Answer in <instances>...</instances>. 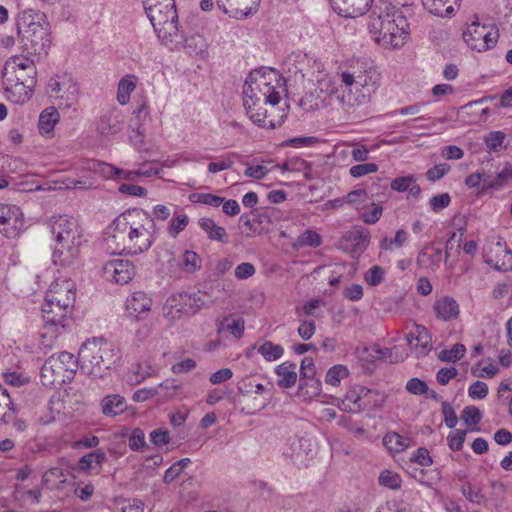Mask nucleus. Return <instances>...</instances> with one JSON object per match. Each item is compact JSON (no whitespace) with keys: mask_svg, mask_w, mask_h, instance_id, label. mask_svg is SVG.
Here are the masks:
<instances>
[{"mask_svg":"<svg viewBox=\"0 0 512 512\" xmlns=\"http://www.w3.org/2000/svg\"><path fill=\"white\" fill-rule=\"evenodd\" d=\"M381 74L376 67L361 58L342 63L335 75L321 73L315 84L317 97L309 108L318 109L327 99H336L348 107H358L371 101L380 87Z\"/></svg>","mask_w":512,"mask_h":512,"instance_id":"f257e3e1","label":"nucleus"},{"mask_svg":"<svg viewBox=\"0 0 512 512\" xmlns=\"http://www.w3.org/2000/svg\"><path fill=\"white\" fill-rule=\"evenodd\" d=\"M368 33L383 49L398 50L410 39V23L401 7L389 0L374 4L368 17Z\"/></svg>","mask_w":512,"mask_h":512,"instance_id":"f03ea898","label":"nucleus"},{"mask_svg":"<svg viewBox=\"0 0 512 512\" xmlns=\"http://www.w3.org/2000/svg\"><path fill=\"white\" fill-rule=\"evenodd\" d=\"M46 224L51 238L53 263L64 267L76 263L86 243L78 220L67 214L54 215Z\"/></svg>","mask_w":512,"mask_h":512,"instance_id":"7ed1b4c3","label":"nucleus"},{"mask_svg":"<svg viewBox=\"0 0 512 512\" xmlns=\"http://www.w3.org/2000/svg\"><path fill=\"white\" fill-rule=\"evenodd\" d=\"M37 68L34 61L24 55L10 56L1 70V84L5 98L14 104L28 102L37 84Z\"/></svg>","mask_w":512,"mask_h":512,"instance_id":"20e7f679","label":"nucleus"},{"mask_svg":"<svg viewBox=\"0 0 512 512\" xmlns=\"http://www.w3.org/2000/svg\"><path fill=\"white\" fill-rule=\"evenodd\" d=\"M158 39L171 50L188 45L189 38L179 25L174 0H141Z\"/></svg>","mask_w":512,"mask_h":512,"instance_id":"39448f33","label":"nucleus"},{"mask_svg":"<svg viewBox=\"0 0 512 512\" xmlns=\"http://www.w3.org/2000/svg\"><path fill=\"white\" fill-rule=\"evenodd\" d=\"M15 26L25 52L39 56L47 53L51 44V32L44 12L36 8H24L17 13Z\"/></svg>","mask_w":512,"mask_h":512,"instance_id":"423d86ee","label":"nucleus"},{"mask_svg":"<svg viewBox=\"0 0 512 512\" xmlns=\"http://www.w3.org/2000/svg\"><path fill=\"white\" fill-rule=\"evenodd\" d=\"M121 358L114 343L102 338L87 339L78 351V363L87 375L102 378Z\"/></svg>","mask_w":512,"mask_h":512,"instance_id":"0eeeda50","label":"nucleus"},{"mask_svg":"<svg viewBox=\"0 0 512 512\" xmlns=\"http://www.w3.org/2000/svg\"><path fill=\"white\" fill-rule=\"evenodd\" d=\"M243 91L248 92V98L256 100V96L263 98L270 103V107L279 105L281 95L284 92V80L280 73L268 67L253 70L249 73Z\"/></svg>","mask_w":512,"mask_h":512,"instance_id":"6e6552de","label":"nucleus"},{"mask_svg":"<svg viewBox=\"0 0 512 512\" xmlns=\"http://www.w3.org/2000/svg\"><path fill=\"white\" fill-rule=\"evenodd\" d=\"M79 363L70 352L51 355L41 367L40 381L46 387H57L70 383L77 372Z\"/></svg>","mask_w":512,"mask_h":512,"instance_id":"1a4fd4ad","label":"nucleus"},{"mask_svg":"<svg viewBox=\"0 0 512 512\" xmlns=\"http://www.w3.org/2000/svg\"><path fill=\"white\" fill-rule=\"evenodd\" d=\"M73 308L54 304L53 301H43L41 312L43 325L41 328V345L45 348L55 346L58 338L68 328V316L72 313Z\"/></svg>","mask_w":512,"mask_h":512,"instance_id":"9d476101","label":"nucleus"},{"mask_svg":"<svg viewBox=\"0 0 512 512\" xmlns=\"http://www.w3.org/2000/svg\"><path fill=\"white\" fill-rule=\"evenodd\" d=\"M131 208L120 213L106 227L104 232V246L110 254H124L132 256L131 240Z\"/></svg>","mask_w":512,"mask_h":512,"instance_id":"9b49d317","label":"nucleus"},{"mask_svg":"<svg viewBox=\"0 0 512 512\" xmlns=\"http://www.w3.org/2000/svg\"><path fill=\"white\" fill-rule=\"evenodd\" d=\"M243 106L246 115L253 124L264 129H275L280 127L287 116L286 110L274 105V108L270 107V103L266 102L265 99L256 96V100H249L248 92L243 91Z\"/></svg>","mask_w":512,"mask_h":512,"instance_id":"f8f14e48","label":"nucleus"},{"mask_svg":"<svg viewBox=\"0 0 512 512\" xmlns=\"http://www.w3.org/2000/svg\"><path fill=\"white\" fill-rule=\"evenodd\" d=\"M132 256L147 252L156 241V226L148 212L140 208H131Z\"/></svg>","mask_w":512,"mask_h":512,"instance_id":"ddd939ff","label":"nucleus"},{"mask_svg":"<svg viewBox=\"0 0 512 512\" xmlns=\"http://www.w3.org/2000/svg\"><path fill=\"white\" fill-rule=\"evenodd\" d=\"M465 44L473 51L482 53L494 48L499 39V30L492 23H481L477 18L467 24L462 32Z\"/></svg>","mask_w":512,"mask_h":512,"instance_id":"4468645a","label":"nucleus"},{"mask_svg":"<svg viewBox=\"0 0 512 512\" xmlns=\"http://www.w3.org/2000/svg\"><path fill=\"white\" fill-rule=\"evenodd\" d=\"M380 402L378 391L362 385H353L347 390L339 408L349 413H359L375 409L380 405Z\"/></svg>","mask_w":512,"mask_h":512,"instance_id":"2eb2a0df","label":"nucleus"},{"mask_svg":"<svg viewBox=\"0 0 512 512\" xmlns=\"http://www.w3.org/2000/svg\"><path fill=\"white\" fill-rule=\"evenodd\" d=\"M204 305V300L196 293H176L168 297L163 305V315L171 320H179L196 313Z\"/></svg>","mask_w":512,"mask_h":512,"instance_id":"dca6fc26","label":"nucleus"},{"mask_svg":"<svg viewBox=\"0 0 512 512\" xmlns=\"http://www.w3.org/2000/svg\"><path fill=\"white\" fill-rule=\"evenodd\" d=\"M46 91L51 98L60 101L65 108L74 106L79 98V87L76 81L67 75L51 77L47 83Z\"/></svg>","mask_w":512,"mask_h":512,"instance_id":"f3484780","label":"nucleus"},{"mask_svg":"<svg viewBox=\"0 0 512 512\" xmlns=\"http://www.w3.org/2000/svg\"><path fill=\"white\" fill-rule=\"evenodd\" d=\"M101 271L106 281L124 285L128 284L134 278L136 267L134 263L128 259L115 258L106 261Z\"/></svg>","mask_w":512,"mask_h":512,"instance_id":"a211bd4d","label":"nucleus"},{"mask_svg":"<svg viewBox=\"0 0 512 512\" xmlns=\"http://www.w3.org/2000/svg\"><path fill=\"white\" fill-rule=\"evenodd\" d=\"M44 300L54 304H61L74 308L76 300V286L71 279H57L51 283Z\"/></svg>","mask_w":512,"mask_h":512,"instance_id":"6ab92c4d","label":"nucleus"},{"mask_svg":"<svg viewBox=\"0 0 512 512\" xmlns=\"http://www.w3.org/2000/svg\"><path fill=\"white\" fill-rule=\"evenodd\" d=\"M483 256L485 262L496 270L512 269V252L504 242L497 241L487 244L484 247Z\"/></svg>","mask_w":512,"mask_h":512,"instance_id":"aec40b11","label":"nucleus"},{"mask_svg":"<svg viewBox=\"0 0 512 512\" xmlns=\"http://www.w3.org/2000/svg\"><path fill=\"white\" fill-rule=\"evenodd\" d=\"M24 225L23 214L16 205L0 203V233L6 237H15Z\"/></svg>","mask_w":512,"mask_h":512,"instance_id":"412c9836","label":"nucleus"},{"mask_svg":"<svg viewBox=\"0 0 512 512\" xmlns=\"http://www.w3.org/2000/svg\"><path fill=\"white\" fill-rule=\"evenodd\" d=\"M216 2L224 14L243 20L257 12L261 0H216Z\"/></svg>","mask_w":512,"mask_h":512,"instance_id":"4be33fe9","label":"nucleus"},{"mask_svg":"<svg viewBox=\"0 0 512 512\" xmlns=\"http://www.w3.org/2000/svg\"><path fill=\"white\" fill-rule=\"evenodd\" d=\"M370 243V232L367 228L356 226L347 231L341 239L343 249L353 256L361 255Z\"/></svg>","mask_w":512,"mask_h":512,"instance_id":"5701e85b","label":"nucleus"},{"mask_svg":"<svg viewBox=\"0 0 512 512\" xmlns=\"http://www.w3.org/2000/svg\"><path fill=\"white\" fill-rule=\"evenodd\" d=\"M331 8L344 18H358L372 9L374 0H328Z\"/></svg>","mask_w":512,"mask_h":512,"instance_id":"b1692460","label":"nucleus"},{"mask_svg":"<svg viewBox=\"0 0 512 512\" xmlns=\"http://www.w3.org/2000/svg\"><path fill=\"white\" fill-rule=\"evenodd\" d=\"M408 345L417 354H428L432 346V338L428 329L422 325L414 324L406 336Z\"/></svg>","mask_w":512,"mask_h":512,"instance_id":"393cba45","label":"nucleus"},{"mask_svg":"<svg viewBox=\"0 0 512 512\" xmlns=\"http://www.w3.org/2000/svg\"><path fill=\"white\" fill-rule=\"evenodd\" d=\"M256 351L266 362H275L281 359L285 353V349L280 344H275L270 340L259 339L250 348L246 350V357L253 356Z\"/></svg>","mask_w":512,"mask_h":512,"instance_id":"a878e982","label":"nucleus"},{"mask_svg":"<svg viewBox=\"0 0 512 512\" xmlns=\"http://www.w3.org/2000/svg\"><path fill=\"white\" fill-rule=\"evenodd\" d=\"M311 452V442L306 437L290 436L286 442L284 454L294 462L303 463Z\"/></svg>","mask_w":512,"mask_h":512,"instance_id":"bb28decb","label":"nucleus"},{"mask_svg":"<svg viewBox=\"0 0 512 512\" xmlns=\"http://www.w3.org/2000/svg\"><path fill=\"white\" fill-rule=\"evenodd\" d=\"M433 311L437 319L449 322L456 320L460 315V306L456 299L451 296H442L435 300Z\"/></svg>","mask_w":512,"mask_h":512,"instance_id":"cd10ccee","label":"nucleus"},{"mask_svg":"<svg viewBox=\"0 0 512 512\" xmlns=\"http://www.w3.org/2000/svg\"><path fill=\"white\" fill-rule=\"evenodd\" d=\"M124 125L125 116L123 112L113 108L101 117L98 130L103 135H115L123 130Z\"/></svg>","mask_w":512,"mask_h":512,"instance_id":"c85d7f7f","label":"nucleus"},{"mask_svg":"<svg viewBox=\"0 0 512 512\" xmlns=\"http://www.w3.org/2000/svg\"><path fill=\"white\" fill-rule=\"evenodd\" d=\"M59 121L60 113L54 106L45 108L38 118L39 134L46 139H52L55 136V126Z\"/></svg>","mask_w":512,"mask_h":512,"instance_id":"c756f323","label":"nucleus"},{"mask_svg":"<svg viewBox=\"0 0 512 512\" xmlns=\"http://www.w3.org/2000/svg\"><path fill=\"white\" fill-rule=\"evenodd\" d=\"M425 10L438 17H451L459 9L461 0H421Z\"/></svg>","mask_w":512,"mask_h":512,"instance_id":"7c9ffc66","label":"nucleus"},{"mask_svg":"<svg viewBox=\"0 0 512 512\" xmlns=\"http://www.w3.org/2000/svg\"><path fill=\"white\" fill-rule=\"evenodd\" d=\"M152 306L151 298L142 291L132 293L127 297L125 309L130 316L140 317L144 313H148Z\"/></svg>","mask_w":512,"mask_h":512,"instance_id":"2f4dec72","label":"nucleus"},{"mask_svg":"<svg viewBox=\"0 0 512 512\" xmlns=\"http://www.w3.org/2000/svg\"><path fill=\"white\" fill-rule=\"evenodd\" d=\"M442 261V249L435 245L425 246L417 256V264L427 270H436Z\"/></svg>","mask_w":512,"mask_h":512,"instance_id":"473e14b6","label":"nucleus"},{"mask_svg":"<svg viewBox=\"0 0 512 512\" xmlns=\"http://www.w3.org/2000/svg\"><path fill=\"white\" fill-rule=\"evenodd\" d=\"M277 385L281 388H291L297 381L296 364L285 361L275 368Z\"/></svg>","mask_w":512,"mask_h":512,"instance_id":"72a5a7b5","label":"nucleus"},{"mask_svg":"<svg viewBox=\"0 0 512 512\" xmlns=\"http://www.w3.org/2000/svg\"><path fill=\"white\" fill-rule=\"evenodd\" d=\"M102 413L107 417H116L127 409L124 397L113 394L105 396L101 401Z\"/></svg>","mask_w":512,"mask_h":512,"instance_id":"f704fd0d","label":"nucleus"},{"mask_svg":"<svg viewBox=\"0 0 512 512\" xmlns=\"http://www.w3.org/2000/svg\"><path fill=\"white\" fill-rule=\"evenodd\" d=\"M137 83L138 78L133 74H127L119 80L116 99L120 105L124 106L129 103L131 94L136 89Z\"/></svg>","mask_w":512,"mask_h":512,"instance_id":"c9c22d12","label":"nucleus"},{"mask_svg":"<svg viewBox=\"0 0 512 512\" xmlns=\"http://www.w3.org/2000/svg\"><path fill=\"white\" fill-rule=\"evenodd\" d=\"M382 442L391 454H398L410 447L411 438L392 431L384 435Z\"/></svg>","mask_w":512,"mask_h":512,"instance_id":"e433bc0d","label":"nucleus"},{"mask_svg":"<svg viewBox=\"0 0 512 512\" xmlns=\"http://www.w3.org/2000/svg\"><path fill=\"white\" fill-rule=\"evenodd\" d=\"M471 373L478 378L492 379L499 373V366L492 358H484L472 366Z\"/></svg>","mask_w":512,"mask_h":512,"instance_id":"4c0bfd02","label":"nucleus"},{"mask_svg":"<svg viewBox=\"0 0 512 512\" xmlns=\"http://www.w3.org/2000/svg\"><path fill=\"white\" fill-rule=\"evenodd\" d=\"M104 459L105 454L102 452L88 453L80 458L78 463L79 470L85 473H92L93 470H96V473H98Z\"/></svg>","mask_w":512,"mask_h":512,"instance_id":"58836bf2","label":"nucleus"},{"mask_svg":"<svg viewBox=\"0 0 512 512\" xmlns=\"http://www.w3.org/2000/svg\"><path fill=\"white\" fill-rule=\"evenodd\" d=\"M322 244V237L315 230L307 229L301 233L292 243L294 249L303 247L317 248Z\"/></svg>","mask_w":512,"mask_h":512,"instance_id":"ea45409f","label":"nucleus"},{"mask_svg":"<svg viewBox=\"0 0 512 512\" xmlns=\"http://www.w3.org/2000/svg\"><path fill=\"white\" fill-rule=\"evenodd\" d=\"M219 329L228 332L236 339H240L244 335L245 321L242 317L227 316L222 320Z\"/></svg>","mask_w":512,"mask_h":512,"instance_id":"a19ab883","label":"nucleus"},{"mask_svg":"<svg viewBox=\"0 0 512 512\" xmlns=\"http://www.w3.org/2000/svg\"><path fill=\"white\" fill-rule=\"evenodd\" d=\"M200 228L205 231L211 240L225 242L227 236L226 230L218 226L215 221L208 217H203L199 220Z\"/></svg>","mask_w":512,"mask_h":512,"instance_id":"79ce46f5","label":"nucleus"},{"mask_svg":"<svg viewBox=\"0 0 512 512\" xmlns=\"http://www.w3.org/2000/svg\"><path fill=\"white\" fill-rule=\"evenodd\" d=\"M238 391L243 395L262 394L265 387L256 377L245 376L237 384Z\"/></svg>","mask_w":512,"mask_h":512,"instance_id":"37998d69","label":"nucleus"},{"mask_svg":"<svg viewBox=\"0 0 512 512\" xmlns=\"http://www.w3.org/2000/svg\"><path fill=\"white\" fill-rule=\"evenodd\" d=\"M462 420L469 427V430L472 432H479L480 427L479 423L482 419V414L480 410L473 405L466 406L461 414Z\"/></svg>","mask_w":512,"mask_h":512,"instance_id":"c03bdc74","label":"nucleus"},{"mask_svg":"<svg viewBox=\"0 0 512 512\" xmlns=\"http://www.w3.org/2000/svg\"><path fill=\"white\" fill-rule=\"evenodd\" d=\"M304 382L300 385L299 396L304 401H311L320 395L322 390V384L318 379L303 380Z\"/></svg>","mask_w":512,"mask_h":512,"instance_id":"a18cd8bd","label":"nucleus"},{"mask_svg":"<svg viewBox=\"0 0 512 512\" xmlns=\"http://www.w3.org/2000/svg\"><path fill=\"white\" fill-rule=\"evenodd\" d=\"M378 482L380 486L391 490H399L402 486L401 476L397 472L389 469H384L380 472Z\"/></svg>","mask_w":512,"mask_h":512,"instance_id":"49530a36","label":"nucleus"},{"mask_svg":"<svg viewBox=\"0 0 512 512\" xmlns=\"http://www.w3.org/2000/svg\"><path fill=\"white\" fill-rule=\"evenodd\" d=\"M408 240V233L404 229L396 231L394 238L384 237L380 241V248L386 251L401 248Z\"/></svg>","mask_w":512,"mask_h":512,"instance_id":"de8ad7c7","label":"nucleus"},{"mask_svg":"<svg viewBox=\"0 0 512 512\" xmlns=\"http://www.w3.org/2000/svg\"><path fill=\"white\" fill-rule=\"evenodd\" d=\"M349 370L344 365H334L327 371L325 375V382L326 384L338 387L343 379L348 377Z\"/></svg>","mask_w":512,"mask_h":512,"instance_id":"09e8293b","label":"nucleus"},{"mask_svg":"<svg viewBox=\"0 0 512 512\" xmlns=\"http://www.w3.org/2000/svg\"><path fill=\"white\" fill-rule=\"evenodd\" d=\"M66 481L65 475L61 468L53 467L43 474V483L47 488H57Z\"/></svg>","mask_w":512,"mask_h":512,"instance_id":"8fccbe9b","label":"nucleus"},{"mask_svg":"<svg viewBox=\"0 0 512 512\" xmlns=\"http://www.w3.org/2000/svg\"><path fill=\"white\" fill-rule=\"evenodd\" d=\"M13 402L8 391L0 385V423L5 422L7 417L13 415Z\"/></svg>","mask_w":512,"mask_h":512,"instance_id":"3c124183","label":"nucleus"},{"mask_svg":"<svg viewBox=\"0 0 512 512\" xmlns=\"http://www.w3.org/2000/svg\"><path fill=\"white\" fill-rule=\"evenodd\" d=\"M466 354V347L461 343L454 344L449 349H444L440 352L439 358L444 362H456Z\"/></svg>","mask_w":512,"mask_h":512,"instance_id":"603ef678","label":"nucleus"},{"mask_svg":"<svg viewBox=\"0 0 512 512\" xmlns=\"http://www.w3.org/2000/svg\"><path fill=\"white\" fill-rule=\"evenodd\" d=\"M192 203H201L211 207H219L223 203V198L211 193H192L189 195Z\"/></svg>","mask_w":512,"mask_h":512,"instance_id":"864d4df0","label":"nucleus"},{"mask_svg":"<svg viewBox=\"0 0 512 512\" xmlns=\"http://www.w3.org/2000/svg\"><path fill=\"white\" fill-rule=\"evenodd\" d=\"M386 276V270L379 265L370 267L364 274V281L369 286H378L381 284Z\"/></svg>","mask_w":512,"mask_h":512,"instance_id":"5fc2aeb1","label":"nucleus"},{"mask_svg":"<svg viewBox=\"0 0 512 512\" xmlns=\"http://www.w3.org/2000/svg\"><path fill=\"white\" fill-rule=\"evenodd\" d=\"M201 259L199 255L194 252L187 250L182 256V269L188 273H193L200 269Z\"/></svg>","mask_w":512,"mask_h":512,"instance_id":"6e6d98bb","label":"nucleus"},{"mask_svg":"<svg viewBox=\"0 0 512 512\" xmlns=\"http://www.w3.org/2000/svg\"><path fill=\"white\" fill-rule=\"evenodd\" d=\"M189 223V217L185 213L175 214V216L171 219L168 233L172 237H176L180 232H182Z\"/></svg>","mask_w":512,"mask_h":512,"instance_id":"4d7b16f0","label":"nucleus"},{"mask_svg":"<svg viewBox=\"0 0 512 512\" xmlns=\"http://www.w3.org/2000/svg\"><path fill=\"white\" fill-rule=\"evenodd\" d=\"M189 458H183L181 460L176 461L173 465H171L164 474V482L171 483L173 482L184 470L185 467L190 463Z\"/></svg>","mask_w":512,"mask_h":512,"instance_id":"13d9d810","label":"nucleus"},{"mask_svg":"<svg viewBox=\"0 0 512 512\" xmlns=\"http://www.w3.org/2000/svg\"><path fill=\"white\" fill-rule=\"evenodd\" d=\"M41 497L39 489H26L25 487H17L15 490V498L19 501L29 502L31 504L38 503Z\"/></svg>","mask_w":512,"mask_h":512,"instance_id":"bf43d9fd","label":"nucleus"},{"mask_svg":"<svg viewBox=\"0 0 512 512\" xmlns=\"http://www.w3.org/2000/svg\"><path fill=\"white\" fill-rule=\"evenodd\" d=\"M128 444L132 451H144L147 448L144 432L139 428L134 429L128 438Z\"/></svg>","mask_w":512,"mask_h":512,"instance_id":"052dcab7","label":"nucleus"},{"mask_svg":"<svg viewBox=\"0 0 512 512\" xmlns=\"http://www.w3.org/2000/svg\"><path fill=\"white\" fill-rule=\"evenodd\" d=\"M318 143V138L314 136H298L293 137L285 140L282 143V146L284 147H294V148H301V147H310Z\"/></svg>","mask_w":512,"mask_h":512,"instance_id":"680f3d73","label":"nucleus"},{"mask_svg":"<svg viewBox=\"0 0 512 512\" xmlns=\"http://www.w3.org/2000/svg\"><path fill=\"white\" fill-rule=\"evenodd\" d=\"M468 396L473 400H481L487 397L489 393L488 385L480 380L470 384L468 387Z\"/></svg>","mask_w":512,"mask_h":512,"instance_id":"e2e57ef3","label":"nucleus"},{"mask_svg":"<svg viewBox=\"0 0 512 512\" xmlns=\"http://www.w3.org/2000/svg\"><path fill=\"white\" fill-rule=\"evenodd\" d=\"M466 439V431L457 429L447 436V444L452 451H460Z\"/></svg>","mask_w":512,"mask_h":512,"instance_id":"0e129e2a","label":"nucleus"},{"mask_svg":"<svg viewBox=\"0 0 512 512\" xmlns=\"http://www.w3.org/2000/svg\"><path fill=\"white\" fill-rule=\"evenodd\" d=\"M505 133L493 131L485 138V144L490 151H499L503 148Z\"/></svg>","mask_w":512,"mask_h":512,"instance_id":"69168bd1","label":"nucleus"},{"mask_svg":"<svg viewBox=\"0 0 512 512\" xmlns=\"http://www.w3.org/2000/svg\"><path fill=\"white\" fill-rule=\"evenodd\" d=\"M451 203V196L448 193L434 195L429 200V206L433 212H440Z\"/></svg>","mask_w":512,"mask_h":512,"instance_id":"338daca9","label":"nucleus"},{"mask_svg":"<svg viewBox=\"0 0 512 512\" xmlns=\"http://www.w3.org/2000/svg\"><path fill=\"white\" fill-rule=\"evenodd\" d=\"M376 512H410V510L404 501L392 500L381 504Z\"/></svg>","mask_w":512,"mask_h":512,"instance_id":"774afa93","label":"nucleus"}]
</instances>
